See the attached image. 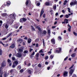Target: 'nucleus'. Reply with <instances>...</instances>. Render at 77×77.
<instances>
[{
  "mask_svg": "<svg viewBox=\"0 0 77 77\" xmlns=\"http://www.w3.org/2000/svg\"><path fill=\"white\" fill-rule=\"evenodd\" d=\"M71 26H70V27H69V29H68V31H69V32H71Z\"/></svg>",
  "mask_w": 77,
  "mask_h": 77,
  "instance_id": "32",
  "label": "nucleus"
},
{
  "mask_svg": "<svg viewBox=\"0 0 77 77\" xmlns=\"http://www.w3.org/2000/svg\"><path fill=\"white\" fill-rule=\"evenodd\" d=\"M33 69H28V70L27 72L29 74H31L32 72V71Z\"/></svg>",
  "mask_w": 77,
  "mask_h": 77,
  "instance_id": "12",
  "label": "nucleus"
},
{
  "mask_svg": "<svg viewBox=\"0 0 77 77\" xmlns=\"http://www.w3.org/2000/svg\"><path fill=\"white\" fill-rule=\"evenodd\" d=\"M48 34L49 35V37L48 36V37H50V30L49 29L48 30Z\"/></svg>",
  "mask_w": 77,
  "mask_h": 77,
  "instance_id": "17",
  "label": "nucleus"
},
{
  "mask_svg": "<svg viewBox=\"0 0 77 77\" xmlns=\"http://www.w3.org/2000/svg\"><path fill=\"white\" fill-rule=\"evenodd\" d=\"M43 17L44 18H45V14H44L43 15Z\"/></svg>",
  "mask_w": 77,
  "mask_h": 77,
  "instance_id": "59",
  "label": "nucleus"
},
{
  "mask_svg": "<svg viewBox=\"0 0 77 77\" xmlns=\"http://www.w3.org/2000/svg\"><path fill=\"white\" fill-rule=\"evenodd\" d=\"M18 62L17 61H14L13 63V65L12 66V67H13V68H15V67L18 65Z\"/></svg>",
  "mask_w": 77,
  "mask_h": 77,
  "instance_id": "2",
  "label": "nucleus"
},
{
  "mask_svg": "<svg viewBox=\"0 0 77 77\" xmlns=\"http://www.w3.org/2000/svg\"><path fill=\"white\" fill-rule=\"evenodd\" d=\"M42 52H43V51H42V50H40L39 51V53H42Z\"/></svg>",
  "mask_w": 77,
  "mask_h": 77,
  "instance_id": "56",
  "label": "nucleus"
},
{
  "mask_svg": "<svg viewBox=\"0 0 77 77\" xmlns=\"http://www.w3.org/2000/svg\"><path fill=\"white\" fill-rule=\"evenodd\" d=\"M53 55H50V58L51 59H52L53 58Z\"/></svg>",
  "mask_w": 77,
  "mask_h": 77,
  "instance_id": "40",
  "label": "nucleus"
},
{
  "mask_svg": "<svg viewBox=\"0 0 77 77\" xmlns=\"http://www.w3.org/2000/svg\"><path fill=\"white\" fill-rule=\"evenodd\" d=\"M68 72L67 71L64 72V73H63V77H67L68 76Z\"/></svg>",
  "mask_w": 77,
  "mask_h": 77,
  "instance_id": "10",
  "label": "nucleus"
},
{
  "mask_svg": "<svg viewBox=\"0 0 77 77\" xmlns=\"http://www.w3.org/2000/svg\"><path fill=\"white\" fill-rule=\"evenodd\" d=\"M55 27H56L55 26H52V28L53 29L55 28Z\"/></svg>",
  "mask_w": 77,
  "mask_h": 77,
  "instance_id": "64",
  "label": "nucleus"
},
{
  "mask_svg": "<svg viewBox=\"0 0 77 77\" xmlns=\"http://www.w3.org/2000/svg\"><path fill=\"white\" fill-rule=\"evenodd\" d=\"M38 66L39 68H41L42 67V65L41 63H39L38 64Z\"/></svg>",
  "mask_w": 77,
  "mask_h": 77,
  "instance_id": "31",
  "label": "nucleus"
},
{
  "mask_svg": "<svg viewBox=\"0 0 77 77\" xmlns=\"http://www.w3.org/2000/svg\"><path fill=\"white\" fill-rule=\"evenodd\" d=\"M13 33L12 32L9 33V34L6 37H4L2 38V40H6V38H8Z\"/></svg>",
  "mask_w": 77,
  "mask_h": 77,
  "instance_id": "5",
  "label": "nucleus"
},
{
  "mask_svg": "<svg viewBox=\"0 0 77 77\" xmlns=\"http://www.w3.org/2000/svg\"><path fill=\"white\" fill-rule=\"evenodd\" d=\"M68 56L66 57V58L64 59V60L65 61L67 59H68Z\"/></svg>",
  "mask_w": 77,
  "mask_h": 77,
  "instance_id": "48",
  "label": "nucleus"
},
{
  "mask_svg": "<svg viewBox=\"0 0 77 77\" xmlns=\"http://www.w3.org/2000/svg\"><path fill=\"white\" fill-rule=\"evenodd\" d=\"M15 46V44L14 43H13V44H12L11 46L9 47V48H14Z\"/></svg>",
  "mask_w": 77,
  "mask_h": 77,
  "instance_id": "11",
  "label": "nucleus"
},
{
  "mask_svg": "<svg viewBox=\"0 0 77 77\" xmlns=\"http://www.w3.org/2000/svg\"><path fill=\"white\" fill-rule=\"evenodd\" d=\"M23 48H22V49H19V51L20 52H23Z\"/></svg>",
  "mask_w": 77,
  "mask_h": 77,
  "instance_id": "25",
  "label": "nucleus"
},
{
  "mask_svg": "<svg viewBox=\"0 0 77 77\" xmlns=\"http://www.w3.org/2000/svg\"><path fill=\"white\" fill-rule=\"evenodd\" d=\"M63 15H61L60 16V18H62V17H63Z\"/></svg>",
  "mask_w": 77,
  "mask_h": 77,
  "instance_id": "55",
  "label": "nucleus"
},
{
  "mask_svg": "<svg viewBox=\"0 0 77 77\" xmlns=\"http://www.w3.org/2000/svg\"><path fill=\"white\" fill-rule=\"evenodd\" d=\"M68 20L67 19H64V22L66 23L67 24L68 23Z\"/></svg>",
  "mask_w": 77,
  "mask_h": 77,
  "instance_id": "14",
  "label": "nucleus"
},
{
  "mask_svg": "<svg viewBox=\"0 0 77 77\" xmlns=\"http://www.w3.org/2000/svg\"><path fill=\"white\" fill-rule=\"evenodd\" d=\"M17 57H18L20 58L22 57V55L21 54H18L17 55Z\"/></svg>",
  "mask_w": 77,
  "mask_h": 77,
  "instance_id": "24",
  "label": "nucleus"
},
{
  "mask_svg": "<svg viewBox=\"0 0 77 77\" xmlns=\"http://www.w3.org/2000/svg\"><path fill=\"white\" fill-rule=\"evenodd\" d=\"M8 44H6V45H4V47H8Z\"/></svg>",
  "mask_w": 77,
  "mask_h": 77,
  "instance_id": "50",
  "label": "nucleus"
},
{
  "mask_svg": "<svg viewBox=\"0 0 77 77\" xmlns=\"http://www.w3.org/2000/svg\"><path fill=\"white\" fill-rule=\"evenodd\" d=\"M0 44H2L3 46L5 45V44L3 43L2 41H0Z\"/></svg>",
  "mask_w": 77,
  "mask_h": 77,
  "instance_id": "45",
  "label": "nucleus"
},
{
  "mask_svg": "<svg viewBox=\"0 0 77 77\" xmlns=\"http://www.w3.org/2000/svg\"><path fill=\"white\" fill-rule=\"evenodd\" d=\"M24 71V70H23V69H22L20 71V73H23V72Z\"/></svg>",
  "mask_w": 77,
  "mask_h": 77,
  "instance_id": "41",
  "label": "nucleus"
},
{
  "mask_svg": "<svg viewBox=\"0 0 77 77\" xmlns=\"http://www.w3.org/2000/svg\"><path fill=\"white\" fill-rule=\"evenodd\" d=\"M43 41V44L44 46H45V40L44 39H42Z\"/></svg>",
  "mask_w": 77,
  "mask_h": 77,
  "instance_id": "33",
  "label": "nucleus"
},
{
  "mask_svg": "<svg viewBox=\"0 0 77 77\" xmlns=\"http://www.w3.org/2000/svg\"><path fill=\"white\" fill-rule=\"evenodd\" d=\"M68 1L65 0L64 1V3H68Z\"/></svg>",
  "mask_w": 77,
  "mask_h": 77,
  "instance_id": "62",
  "label": "nucleus"
},
{
  "mask_svg": "<svg viewBox=\"0 0 77 77\" xmlns=\"http://www.w3.org/2000/svg\"><path fill=\"white\" fill-rule=\"evenodd\" d=\"M31 27L32 28V31L35 30V29L34 28V27H33V26H31Z\"/></svg>",
  "mask_w": 77,
  "mask_h": 77,
  "instance_id": "27",
  "label": "nucleus"
},
{
  "mask_svg": "<svg viewBox=\"0 0 77 77\" xmlns=\"http://www.w3.org/2000/svg\"><path fill=\"white\" fill-rule=\"evenodd\" d=\"M48 56H47L45 57V60H47L48 59Z\"/></svg>",
  "mask_w": 77,
  "mask_h": 77,
  "instance_id": "34",
  "label": "nucleus"
},
{
  "mask_svg": "<svg viewBox=\"0 0 77 77\" xmlns=\"http://www.w3.org/2000/svg\"><path fill=\"white\" fill-rule=\"evenodd\" d=\"M74 66V65L72 64V65L69 68V69L70 70L69 71V74L70 76H71L72 75V74L73 73V72H74V69H72Z\"/></svg>",
  "mask_w": 77,
  "mask_h": 77,
  "instance_id": "1",
  "label": "nucleus"
},
{
  "mask_svg": "<svg viewBox=\"0 0 77 77\" xmlns=\"http://www.w3.org/2000/svg\"><path fill=\"white\" fill-rule=\"evenodd\" d=\"M58 39L61 40L62 39V38H61V37H60V36H58Z\"/></svg>",
  "mask_w": 77,
  "mask_h": 77,
  "instance_id": "42",
  "label": "nucleus"
},
{
  "mask_svg": "<svg viewBox=\"0 0 77 77\" xmlns=\"http://www.w3.org/2000/svg\"><path fill=\"white\" fill-rule=\"evenodd\" d=\"M12 59L13 60H16V59L14 57H12Z\"/></svg>",
  "mask_w": 77,
  "mask_h": 77,
  "instance_id": "43",
  "label": "nucleus"
},
{
  "mask_svg": "<svg viewBox=\"0 0 77 77\" xmlns=\"http://www.w3.org/2000/svg\"><path fill=\"white\" fill-rule=\"evenodd\" d=\"M38 47V43H37L36 44V46H35V47Z\"/></svg>",
  "mask_w": 77,
  "mask_h": 77,
  "instance_id": "53",
  "label": "nucleus"
},
{
  "mask_svg": "<svg viewBox=\"0 0 77 77\" xmlns=\"http://www.w3.org/2000/svg\"><path fill=\"white\" fill-rule=\"evenodd\" d=\"M76 55V54L74 53L72 54L71 55V57H75Z\"/></svg>",
  "mask_w": 77,
  "mask_h": 77,
  "instance_id": "23",
  "label": "nucleus"
},
{
  "mask_svg": "<svg viewBox=\"0 0 77 77\" xmlns=\"http://www.w3.org/2000/svg\"><path fill=\"white\" fill-rule=\"evenodd\" d=\"M32 54V55H34L35 54V52L33 51L32 53V54Z\"/></svg>",
  "mask_w": 77,
  "mask_h": 77,
  "instance_id": "63",
  "label": "nucleus"
},
{
  "mask_svg": "<svg viewBox=\"0 0 77 77\" xmlns=\"http://www.w3.org/2000/svg\"><path fill=\"white\" fill-rule=\"evenodd\" d=\"M57 50H56L54 52L55 53H57L59 54L60 52H61L62 49L60 48H58L57 49Z\"/></svg>",
  "mask_w": 77,
  "mask_h": 77,
  "instance_id": "3",
  "label": "nucleus"
},
{
  "mask_svg": "<svg viewBox=\"0 0 77 77\" xmlns=\"http://www.w3.org/2000/svg\"><path fill=\"white\" fill-rule=\"evenodd\" d=\"M33 50V49H32L30 48L29 49V52H32V51Z\"/></svg>",
  "mask_w": 77,
  "mask_h": 77,
  "instance_id": "52",
  "label": "nucleus"
},
{
  "mask_svg": "<svg viewBox=\"0 0 77 77\" xmlns=\"http://www.w3.org/2000/svg\"><path fill=\"white\" fill-rule=\"evenodd\" d=\"M32 40L31 38H29L28 40V43L29 44L31 42Z\"/></svg>",
  "mask_w": 77,
  "mask_h": 77,
  "instance_id": "19",
  "label": "nucleus"
},
{
  "mask_svg": "<svg viewBox=\"0 0 77 77\" xmlns=\"http://www.w3.org/2000/svg\"><path fill=\"white\" fill-rule=\"evenodd\" d=\"M13 72V70L11 69L9 71V72L12 73V72Z\"/></svg>",
  "mask_w": 77,
  "mask_h": 77,
  "instance_id": "51",
  "label": "nucleus"
},
{
  "mask_svg": "<svg viewBox=\"0 0 77 77\" xmlns=\"http://www.w3.org/2000/svg\"><path fill=\"white\" fill-rule=\"evenodd\" d=\"M22 39H18L17 40V42H19V43H20V44H21L22 43Z\"/></svg>",
  "mask_w": 77,
  "mask_h": 77,
  "instance_id": "15",
  "label": "nucleus"
},
{
  "mask_svg": "<svg viewBox=\"0 0 77 77\" xmlns=\"http://www.w3.org/2000/svg\"><path fill=\"white\" fill-rule=\"evenodd\" d=\"M44 8H42V10H41V12H40V17H41L42 15L43 14L44 12L45 11H44Z\"/></svg>",
  "mask_w": 77,
  "mask_h": 77,
  "instance_id": "8",
  "label": "nucleus"
},
{
  "mask_svg": "<svg viewBox=\"0 0 77 77\" xmlns=\"http://www.w3.org/2000/svg\"><path fill=\"white\" fill-rule=\"evenodd\" d=\"M29 1L27 0L26 1V2L25 3L26 5V6H28V5L29 4Z\"/></svg>",
  "mask_w": 77,
  "mask_h": 77,
  "instance_id": "20",
  "label": "nucleus"
},
{
  "mask_svg": "<svg viewBox=\"0 0 77 77\" xmlns=\"http://www.w3.org/2000/svg\"><path fill=\"white\" fill-rule=\"evenodd\" d=\"M47 33V31H44L43 32L42 34H46Z\"/></svg>",
  "mask_w": 77,
  "mask_h": 77,
  "instance_id": "38",
  "label": "nucleus"
},
{
  "mask_svg": "<svg viewBox=\"0 0 77 77\" xmlns=\"http://www.w3.org/2000/svg\"><path fill=\"white\" fill-rule=\"evenodd\" d=\"M48 62H46L45 63V64L46 65H48Z\"/></svg>",
  "mask_w": 77,
  "mask_h": 77,
  "instance_id": "60",
  "label": "nucleus"
},
{
  "mask_svg": "<svg viewBox=\"0 0 77 77\" xmlns=\"http://www.w3.org/2000/svg\"><path fill=\"white\" fill-rule=\"evenodd\" d=\"M53 8L54 10H56L57 8L56 5H54V6L53 7Z\"/></svg>",
  "mask_w": 77,
  "mask_h": 77,
  "instance_id": "28",
  "label": "nucleus"
},
{
  "mask_svg": "<svg viewBox=\"0 0 77 77\" xmlns=\"http://www.w3.org/2000/svg\"><path fill=\"white\" fill-rule=\"evenodd\" d=\"M7 76H8V75L6 73H5L4 74V77H6Z\"/></svg>",
  "mask_w": 77,
  "mask_h": 77,
  "instance_id": "46",
  "label": "nucleus"
},
{
  "mask_svg": "<svg viewBox=\"0 0 77 77\" xmlns=\"http://www.w3.org/2000/svg\"><path fill=\"white\" fill-rule=\"evenodd\" d=\"M2 53L3 51H2V50L1 49H0V55H2Z\"/></svg>",
  "mask_w": 77,
  "mask_h": 77,
  "instance_id": "30",
  "label": "nucleus"
},
{
  "mask_svg": "<svg viewBox=\"0 0 77 77\" xmlns=\"http://www.w3.org/2000/svg\"><path fill=\"white\" fill-rule=\"evenodd\" d=\"M72 77H77V76L76 75L74 74L72 75Z\"/></svg>",
  "mask_w": 77,
  "mask_h": 77,
  "instance_id": "57",
  "label": "nucleus"
},
{
  "mask_svg": "<svg viewBox=\"0 0 77 77\" xmlns=\"http://www.w3.org/2000/svg\"><path fill=\"white\" fill-rule=\"evenodd\" d=\"M51 42L53 44H55V40L54 39L52 38L51 40Z\"/></svg>",
  "mask_w": 77,
  "mask_h": 77,
  "instance_id": "13",
  "label": "nucleus"
},
{
  "mask_svg": "<svg viewBox=\"0 0 77 77\" xmlns=\"http://www.w3.org/2000/svg\"><path fill=\"white\" fill-rule=\"evenodd\" d=\"M14 28H15L16 29H17L18 28V26H14Z\"/></svg>",
  "mask_w": 77,
  "mask_h": 77,
  "instance_id": "61",
  "label": "nucleus"
},
{
  "mask_svg": "<svg viewBox=\"0 0 77 77\" xmlns=\"http://www.w3.org/2000/svg\"><path fill=\"white\" fill-rule=\"evenodd\" d=\"M14 14H11L10 15H9V17H11V18H12V17H14Z\"/></svg>",
  "mask_w": 77,
  "mask_h": 77,
  "instance_id": "22",
  "label": "nucleus"
},
{
  "mask_svg": "<svg viewBox=\"0 0 77 77\" xmlns=\"http://www.w3.org/2000/svg\"><path fill=\"white\" fill-rule=\"evenodd\" d=\"M12 56V54H10L9 57H10Z\"/></svg>",
  "mask_w": 77,
  "mask_h": 77,
  "instance_id": "58",
  "label": "nucleus"
},
{
  "mask_svg": "<svg viewBox=\"0 0 77 77\" xmlns=\"http://www.w3.org/2000/svg\"><path fill=\"white\" fill-rule=\"evenodd\" d=\"M68 10V11H69V13H70L71 11H70V9L69 8H67Z\"/></svg>",
  "mask_w": 77,
  "mask_h": 77,
  "instance_id": "44",
  "label": "nucleus"
},
{
  "mask_svg": "<svg viewBox=\"0 0 77 77\" xmlns=\"http://www.w3.org/2000/svg\"><path fill=\"white\" fill-rule=\"evenodd\" d=\"M6 4H5V3L4 4V5L5 6H10V4H11V2L9 1H8L6 3Z\"/></svg>",
  "mask_w": 77,
  "mask_h": 77,
  "instance_id": "9",
  "label": "nucleus"
},
{
  "mask_svg": "<svg viewBox=\"0 0 77 77\" xmlns=\"http://www.w3.org/2000/svg\"><path fill=\"white\" fill-rule=\"evenodd\" d=\"M45 4L46 6H49L50 5V2H46L45 3Z\"/></svg>",
  "mask_w": 77,
  "mask_h": 77,
  "instance_id": "18",
  "label": "nucleus"
},
{
  "mask_svg": "<svg viewBox=\"0 0 77 77\" xmlns=\"http://www.w3.org/2000/svg\"><path fill=\"white\" fill-rule=\"evenodd\" d=\"M36 56V57H39V53H37L36 54V55H35Z\"/></svg>",
  "mask_w": 77,
  "mask_h": 77,
  "instance_id": "47",
  "label": "nucleus"
},
{
  "mask_svg": "<svg viewBox=\"0 0 77 77\" xmlns=\"http://www.w3.org/2000/svg\"><path fill=\"white\" fill-rule=\"evenodd\" d=\"M5 28L8 29V26L7 24L5 25Z\"/></svg>",
  "mask_w": 77,
  "mask_h": 77,
  "instance_id": "37",
  "label": "nucleus"
},
{
  "mask_svg": "<svg viewBox=\"0 0 77 77\" xmlns=\"http://www.w3.org/2000/svg\"><path fill=\"white\" fill-rule=\"evenodd\" d=\"M37 5L38 6H40V2H38L37 4Z\"/></svg>",
  "mask_w": 77,
  "mask_h": 77,
  "instance_id": "49",
  "label": "nucleus"
},
{
  "mask_svg": "<svg viewBox=\"0 0 77 77\" xmlns=\"http://www.w3.org/2000/svg\"><path fill=\"white\" fill-rule=\"evenodd\" d=\"M30 57L32 58V57H34L33 55L31 54L30 56Z\"/></svg>",
  "mask_w": 77,
  "mask_h": 77,
  "instance_id": "54",
  "label": "nucleus"
},
{
  "mask_svg": "<svg viewBox=\"0 0 77 77\" xmlns=\"http://www.w3.org/2000/svg\"><path fill=\"white\" fill-rule=\"evenodd\" d=\"M65 17H66V18H68L69 17V16L68 14H66L65 15Z\"/></svg>",
  "mask_w": 77,
  "mask_h": 77,
  "instance_id": "36",
  "label": "nucleus"
},
{
  "mask_svg": "<svg viewBox=\"0 0 77 77\" xmlns=\"http://www.w3.org/2000/svg\"><path fill=\"white\" fill-rule=\"evenodd\" d=\"M35 28L38 29V30H39L41 32H42L41 29L40 27H39L38 26H37Z\"/></svg>",
  "mask_w": 77,
  "mask_h": 77,
  "instance_id": "16",
  "label": "nucleus"
},
{
  "mask_svg": "<svg viewBox=\"0 0 77 77\" xmlns=\"http://www.w3.org/2000/svg\"><path fill=\"white\" fill-rule=\"evenodd\" d=\"M17 68L19 69L20 70L21 69V66L20 65H19L17 66Z\"/></svg>",
  "mask_w": 77,
  "mask_h": 77,
  "instance_id": "21",
  "label": "nucleus"
},
{
  "mask_svg": "<svg viewBox=\"0 0 77 77\" xmlns=\"http://www.w3.org/2000/svg\"><path fill=\"white\" fill-rule=\"evenodd\" d=\"M73 34L75 36H77V33H75V32H73Z\"/></svg>",
  "mask_w": 77,
  "mask_h": 77,
  "instance_id": "39",
  "label": "nucleus"
},
{
  "mask_svg": "<svg viewBox=\"0 0 77 77\" xmlns=\"http://www.w3.org/2000/svg\"><path fill=\"white\" fill-rule=\"evenodd\" d=\"M26 19L25 18H21L20 19V22L21 23H23L24 21H26Z\"/></svg>",
  "mask_w": 77,
  "mask_h": 77,
  "instance_id": "6",
  "label": "nucleus"
},
{
  "mask_svg": "<svg viewBox=\"0 0 77 77\" xmlns=\"http://www.w3.org/2000/svg\"><path fill=\"white\" fill-rule=\"evenodd\" d=\"M6 66V61L5 60H4L2 62V66H1L0 68H2V67H4L5 66Z\"/></svg>",
  "mask_w": 77,
  "mask_h": 77,
  "instance_id": "4",
  "label": "nucleus"
},
{
  "mask_svg": "<svg viewBox=\"0 0 77 77\" xmlns=\"http://www.w3.org/2000/svg\"><path fill=\"white\" fill-rule=\"evenodd\" d=\"M70 5H77V2L76 1H74V2H72L70 3Z\"/></svg>",
  "mask_w": 77,
  "mask_h": 77,
  "instance_id": "7",
  "label": "nucleus"
},
{
  "mask_svg": "<svg viewBox=\"0 0 77 77\" xmlns=\"http://www.w3.org/2000/svg\"><path fill=\"white\" fill-rule=\"evenodd\" d=\"M7 62H8V63H11V61L9 59H8L7 60Z\"/></svg>",
  "mask_w": 77,
  "mask_h": 77,
  "instance_id": "35",
  "label": "nucleus"
},
{
  "mask_svg": "<svg viewBox=\"0 0 77 77\" xmlns=\"http://www.w3.org/2000/svg\"><path fill=\"white\" fill-rule=\"evenodd\" d=\"M28 52H29L28 51L25 50L24 51L23 53L25 54H27V53H28Z\"/></svg>",
  "mask_w": 77,
  "mask_h": 77,
  "instance_id": "29",
  "label": "nucleus"
},
{
  "mask_svg": "<svg viewBox=\"0 0 77 77\" xmlns=\"http://www.w3.org/2000/svg\"><path fill=\"white\" fill-rule=\"evenodd\" d=\"M6 13H3L2 14V16L3 17H4L5 16H6Z\"/></svg>",
  "mask_w": 77,
  "mask_h": 77,
  "instance_id": "26",
  "label": "nucleus"
}]
</instances>
